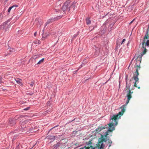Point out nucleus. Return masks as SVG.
<instances>
[{"label":"nucleus","mask_w":149,"mask_h":149,"mask_svg":"<svg viewBox=\"0 0 149 149\" xmlns=\"http://www.w3.org/2000/svg\"><path fill=\"white\" fill-rule=\"evenodd\" d=\"M23 116H21V117H22Z\"/></svg>","instance_id":"nucleus-34"},{"label":"nucleus","mask_w":149,"mask_h":149,"mask_svg":"<svg viewBox=\"0 0 149 149\" xmlns=\"http://www.w3.org/2000/svg\"><path fill=\"white\" fill-rule=\"evenodd\" d=\"M33 84L34 83L33 82H31L30 84V85L31 87H32L33 86Z\"/></svg>","instance_id":"nucleus-25"},{"label":"nucleus","mask_w":149,"mask_h":149,"mask_svg":"<svg viewBox=\"0 0 149 149\" xmlns=\"http://www.w3.org/2000/svg\"><path fill=\"white\" fill-rule=\"evenodd\" d=\"M146 51H147L146 49V48H145V49H144L143 51L141 54V57H140L141 59H140V60H141V57H142V56L146 53Z\"/></svg>","instance_id":"nucleus-17"},{"label":"nucleus","mask_w":149,"mask_h":149,"mask_svg":"<svg viewBox=\"0 0 149 149\" xmlns=\"http://www.w3.org/2000/svg\"><path fill=\"white\" fill-rule=\"evenodd\" d=\"M135 20V19H134L130 23V24H131L132 22H133L134 21V20Z\"/></svg>","instance_id":"nucleus-31"},{"label":"nucleus","mask_w":149,"mask_h":149,"mask_svg":"<svg viewBox=\"0 0 149 149\" xmlns=\"http://www.w3.org/2000/svg\"><path fill=\"white\" fill-rule=\"evenodd\" d=\"M109 131L108 130L106 132V134L105 135V137H106L108 135V133L109 132Z\"/></svg>","instance_id":"nucleus-24"},{"label":"nucleus","mask_w":149,"mask_h":149,"mask_svg":"<svg viewBox=\"0 0 149 149\" xmlns=\"http://www.w3.org/2000/svg\"><path fill=\"white\" fill-rule=\"evenodd\" d=\"M108 143H109L110 144L109 146V147H110L111 146V144L112 143V141L111 140H109V141H108Z\"/></svg>","instance_id":"nucleus-23"},{"label":"nucleus","mask_w":149,"mask_h":149,"mask_svg":"<svg viewBox=\"0 0 149 149\" xmlns=\"http://www.w3.org/2000/svg\"><path fill=\"white\" fill-rule=\"evenodd\" d=\"M3 15L2 13L0 14V21L2 19L3 17Z\"/></svg>","instance_id":"nucleus-21"},{"label":"nucleus","mask_w":149,"mask_h":149,"mask_svg":"<svg viewBox=\"0 0 149 149\" xmlns=\"http://www.w3.org/2000/svg\"><path fill=\"white\" fill-rule=\"evenodd\" d=\"M15 120L16 119H10L9 120V122L8 123V125L12 126L15 124L16 123L15 121Z\"/></svg>","instance_id":"nucleus-8"},{"label":"nucleus","mask_w":149,"mask_h":149,"mask_svg":"<svg viewBox=\"0 0 149 149\" xmlns=\"http://www.w3.org/2000/svg\"><path fill=\"white\" fill-rule=\"evenodd\" d=\"M9 22L8 21L6 22L2 25L1 26L0 30L2 29L3 31H4V32H6L7 31V29L9 27V25L7 24Z\"/></svg>","instance_id":"nucleus-6"},{"label":"nucleus","mask_w":149,"mask_h":149,"mask_svg":"<svg viewBox=\"0 0 149 149\" xmlns=\"http://www.w3.org/2000/svg\"><path fill=\"white\" fill-rule=\"evenodd\" d=\"M107 128V125H106L104 127H99L98 128L96 129L95 131L97 133H98L100 132L102 129H105Z\"/></svg>","instance_id":"nucleus-9"},{"label":"nucleus","mask_w":149,"mask_h":149,"mask_svg":"<svg viewBox=\"0 0 149 149\" xmlns=\"http://www.w3.org/2000/svg\"><path fill=\"white\" fill-rule=\"evenodd\" d=\"M74 4L71 3L70 1L68 0L64 3L62 8L60 6H58L55 7V10L56 12H60V13L64 14L67 11H68L70 10H74Z\"/></svg>","instance_id":"nucleus-2"},{"label":"nucleus","mask_w":149,"mask_h":149,"mask_svg":"<svg viewBox=\"0 0 149 149\" xmlns=\"http://www.w3.org/2000/svg\"><path fill=\"white\" fill-rule=\"evenodd\" d=\"M44 58H42L41 60L39 61L38 62V63H37V64L39 65L43 63V62H44Z\"/></svg>","instance_id":"nucleus-20"},{"label":"nucleus","mask_w":149,"mask_h":149,"mask_svg":"<svg viewBox=\"0 0 149 149\" xmlns=\"http://www.w3.org/2000/svg\"><path fill=\"white\" fill-rule=\"evenodd\" d=\"M146 42L145 41V40H143V42L142 43V48L144 49H145V48H146Z\"/></svg>","instance_id":"nucleus-19"},{"label":"nucleus","mask_w":149,"mask_h":149,"mask_svg":"<svg viewBox=\"0 0 149 149\" xmlns=\"http://www.w3.org/2000/svg\"><path fill=\"white\" fill-rule=\"evenodd\" d=\"M2 77L0 76V84L1 82Z\"/></svg>","instance_id":"nucleus-30"},{"label":"nucleus","mask_w":149,"mask_h":149,"mask_svg":"<svg viewBox=\"0 0 149 149\" xmlns=\"http://www.w3.org/2000/svg\"><path fill=\"white\" fill-rule=\"evenodd\" d=\"M54 20H54V19H49L47 21V22L45 23V26H46L47 24H49V23H52V22H53Z\"/></svg>","instance_id":"nucleus-13"},{"label":"nucleus","mask_w":149,"mask_h":149,"mask_svg":"<svg viewBox=\"0 0 149 149\" xmlns=\"http://www.w3.org/2000/svg\"><path fill=\"white\" fill-rule=\"evenodd\" d=\"M18 7L17 5H13V6H11V7H10L8 10V12L9 13L10 12L11 10L13 8H14V10H15L16 7Z\"/></svg>","instance_id":"nucleus-14"},{"label":"nucleus","mask_w":149,"mask_h":149,"mask_svg":"<svg viewBox=\"0 0 149 149\" xmlns=\"http://www.w3.org/2000/svg\"><path fill=\"white\" fill-rule=\"evenodd\" d=\"M82 67V65H81L79 67V68H81Z\"/></svg>","instance_id":"nucleus-32"},{"label":"nucleus","mask_w":149,"mask_h":149,"mask_svg":"<svg viewBox=\"0 0 149 149\" xmlns=\"http://www.w3.org/2000/svg\"><path fill=\"white\" fill-rule=\"evenodd\" d=\"M92 144V142H91V141H89L88 142V144H89V145H91V144Z\"/></svg>","instance_id":"nucleus-28"},{"label":"nucleus","mask_w":149,"mask_h":149,"mask_svg":"<svg viewBox=\"0 0 149 149\" xmlns=\"http://www.w3.org/2000/svg\"><path fill=\"white\" fill-rule=\"evenodd\" d=\"M125 40V39H123L122 41L121 44H122Z\"/></svg>","instance_id":"nucleus-27"},{"label":"nucleus","mask_w":149,"mask_h":149,"mask_svg":"<svg viewBox=\"0 0 149 149\" xmlns=\"http://www.w3.org/2000/svg\"><path fill=\"white\" fill-rule=\"evenodd\" d=\"M125 107L124 105H123L120 108H122L121 111L119 112L116 115H113L111 118L112 120L111 122L108 124L109 129L108 131L112 132L115 129L114 126H116L118 124V119L121 116H122L124 113L125 111Z\"/></svg>","instance_id":"nucleus-1"},{"label":"nucleus","mask_w":149,"mask_h":149,"mask_svg":"<svg viewBox=\"0 0 149 149\" xmlns=\"http://www.w3.org/2000/svg\"><path fill=\"white\" fill-rule=\"evenodd\" d=\"M15 80L17 84H18L21 86H23V84L21 81H22V79H18L17 80L15 79Z\"/></svg>","instance_id":"nucleus-15"},{"label":"nucleus","mask_w":149,"mask_h":149,"mask_svg":"<svg viewBox=\"0 0 149 149\" xmlns=\"http://www.w3.org/2000/svg\"><path fill=\"white\" fill-rule=\"evenodd\" d=\"M14 8H13L12 9H13V10H14Z\"/></svg>","instance_id":"nucleus-35"},{"label":"nucleus","mask_w":149,"mask_h":149,"mask_svg":"<svg viewBox=\"0 0 149 149\" xmlns=\"http://www.w3.org/2000/svg\"><path fill=\"white\" fill-rule=\"evenodd\" d=\"M37 34V32H36L34 33V36H36Z\"/></svg>","instance_id":"nucleus-29"},{"label":"nucleus","mask_w":149,"mask_h":149,"mask_svg":"<svg viewBox=\"0 0 149 149\" xmlns=\"http://www.w3.org/2000/svg\"><path fill=\"white\" fill-rule=\"evenodd\" d=\"M48 139L54 140L55 139V136H49V135L47 136V137Z\"/></svg>","instance_id":"nucleus-16"},{"label":"nucleus","mask_w":149,"mask_h":149,"mask_svg":"<svg viewBox=\"0 0 149 149\" xmlns=\"http://www.w3.org/2000/svg\"><path fill=\"white\" fill-rule=\"evenodd\" d=\"M107 128V125H106L104 127H99L98 128L96 129L95 131L97 133H98L100 132L102 129H105Z\"/></svg>","instance_id":"nucleus-10"},{"label":"nucleus","mask_w":149,"mask_h":149,"mask_svg":"<svg viewBox=\"0 0 149 149\" xmlns=\"http://www.w3.org/2000/svg\"><path fill=\"white\" fill-rule=\"evenodd\" d=\"M146 44L147 46H149V40H147V42L146 43Z\"/></svg>","instance_id":"nucleus-22"},{"label":"nucleus","mask_w":149,"mask_h":149,"mask_svg":"<svg viewBox=\"0 0 149 149\" xmlns=\"http://www.w3.org/2000/svg\"><path fill=\"white\" fill-rule=\"evenodd\" d=\"M19 18V17H18L17 18L18 19Z\"/></svg>","instance_id":"nucleus-37"},{"label":"nucleus","mask_w":149,"mask_h":149,"mask_svg":"<svg viewBox=\"0 0 149 149\" xmlns=\"http://www.w3.org/2000/svg\"><path fill=\"white\" fill-rule=\"evenodd\" d=\"M149 31V24L148 25V28L147 29V32L146 33V34L145 36L144 37V40H145V39H148V37H149V36H148L149 34L148 33Z\"/></svg>","instance_id":"nucleus-11"},{"label":"nucleus","mask_w":149,"mask_h":149,"mask_svg":"<svg viewBox=\"0 0 149 149\" xmlns=\"http://www.w3.org/2000/svg\"><path fill=\"white\" fill-rule=\"evenodd\" d=\"M75 146H77V143H76V144H75Z\"/></svg>","instance_id":"nucleus-33"},{"label":"nucleus","mask_w":149,"mask_h":149,"mask_svg":"<svg viewBox=\"0 0 149 149\" xmlns=\"http://www.w3.org/2000/svg\"><path fill=\"white\" fill-rule=\"evenodd\" d=\"M35 24L37 25V27L40 28L43 24V22L40 19H36L35 22Z\"/></svg>","instance_id":"nucleus-7"},{"label":"nucleus","mask_w":149,"mask_h":149,"mask_svg":"<svg viewBox=\"0 0 149 149\" xmlns=\"http://www.w3.org/2000/svg\"><path fill=\"white\" fill-rule=\"evenodd\" d=\"M30 119H27L24 120V121L22 120L20 122V124L22 125H24V124H25L27 123L28 122H29Z\"/></svg>","instance_id":"nucleus-12"},{"label":"nucleus","mask_w":149,"mask_h":149,"mask_svg":"<svg viewBox=\"0 0 149 149\" xmlns=\"http://www.w3.org/2000/svg\"><path fill=\"white\" fill-rule=\"evenodd\" d=\"M86 23L87 24H89L91 23V21L89 18H88L86 19Z\"/></svg>","instance_id":"nucleus-18"},{"label":"nucleus","mask_w":149,"mask_h":149,"mask_svg":"<svg viewBox=\"0 0 149 149\" xmlns=\"http://www.w3.org/2000/svg\"><path fill=\"white\" fill-rule=\"evenodd\" d=\"M126 89H129V91L128 93L127 94V101L126 104L125 105V107H126L125 106L129 102V100H130V99L132 97V93L133 92H131L130 90V86H129V85H127V81L126 82Z\"/></svg>","instance_id":"nucleus-5"},{"label":"nucleus","mask_w":149,"mask_h":149,"mask_svg":"<svg viewBox=\"0 0 149 149\" xmlns=\"http://www.w3.org/2000/svg\"><path fill=\"white\" fill-rule=\"evenodd\" d=\"M107 141V139L104 138L103 135H102L101 138L99 139L98 142L95 145L94 147H93L92 146H90L89 147H86L85 146L82 148H86V149H95L96 148L98 149H103L104 147V145L103 144V142H106Z\"/></svg>","instance_id":"nucleus-4"},{"label":"nucleus","mask_w":149,"mask_h":149,"mask_svg":"<svg viewBox=\"0 0 149 149\" xmlns=\"http://www.w3.org/2000/svg\"><path fill=\"white\" fill-rule=\"evenodd\" d=\"M37 58V57H36L35 58Z\"/></svg>","instance_id":"nucleus-36"},{"label":"nucleus","mask_w":149,"mask_h":149,"mask_svg":"<svg viewBox=\"0 0 149 149\" xmlns=\"http://www.w3.org/2000/svg\"><path fill=\"white\" fill-rule=\"evenodd\" d=\"M29 108H30V107H28L24 109V110H26V111L28 110L29 109Z\"/></svg>","instance_id":"nucleus-26"},{"label":"nucleus","mask_w":149,"mask_h":149,"mask_svg":"<svg viewBox=\"0 0 149 149\" xmlns=\"http://www.w3.org/2000/svg\"><path fill=\"white\" fill-rule=\"evenodd\" d=\"M141 63V60H140V59H138L137 58L136 60V62L135 65L134 66L136 68V71L133 73V78L135 81L134 86V87H137L138 88L140 89V87L139 86L137 87V84L139 81V79L138 78V76L139 73L138 71L140 69L141 67L140 65H139Z\"/></svg>","instance_id":"nucleus-3"}]
</instances>
